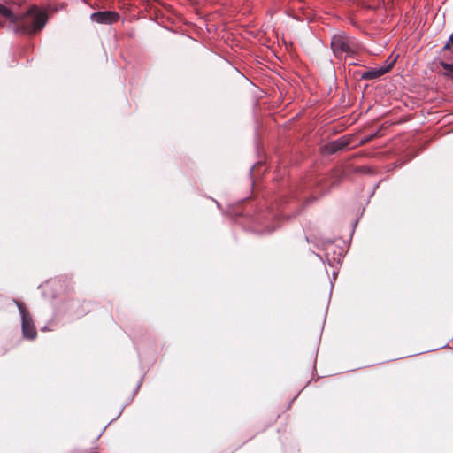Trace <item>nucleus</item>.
<instances>
[{
    "label": "nucleus",
    "mask_w": 453,
    "mask_h": 453,
    "mask_svg": "<svg viewBox=\"0 0 453 453\" xmlns=\"http://www.w3.org/2000/svg\"><path fill=\"white\" fill-rule=\"evenodd\" d=\"M275 218H276V215H275V214L269 213L268 220H273Z\"/></svg>",
    "instance_id": "obj_14"
},
{
    "label": "nucleus",
    "mask_w": 453,
    "mask_h": 453,
    "mask_svg": "<svg viewBox=\"0 0 453 453\" xmlns=\"http://www.w3.org/2000/svg\"><path fill=\"white\" fill-rule=\"evenodd\" d=\"M450 43L448 42L442 48V50H448L450 49Z\"/></svg>",
    "instance_id": "obj_13"
},
{
    "label": "nucleus",
    "mask_w": 453,
    "mask_h": 453,
    "mask_svg": "<svg viewBox=\"0 0 453 453\" xmlns=\"http://www.w3.org/2000/svg\"><path fill=\"white\" fill-rule=\"evenodd\" d=\"M331 47L333 52L337 57H353L357 50V44L353 38L345 35H334L332 37Z\"/></svg>",
    "instance_id": "obj_3"
},
{
    "label": "nucleus",
    "mask_w": 453,
    "mask_h": 453,
    "mask_svg": "<svg viewBox=\"0 0 453 453\" xmlns=\"http://www.w3.org/2000/svg\"><path fill=\"white\" fill-rule=\"evenodd\" d=\"M441 67L445 70V75L453 79V64L441 62Z\"/></svg>",
    "instance_id": "obj_9"
},
{
    "label": "nucleus",
    "mask_w": 453,
    "mask_h": 453,
    "mask_svg": "<svg viewBox=\"0 0 453 453\" xmlns=\"http://www.w3.org/2000/svg\"><path fill=\"white\" fill-rule=\"evenodd\" d=\"M356 173H365V174H373L374 171L372 167L369 166H360L356 169Z\"/></svg>",
    "instance_id": "obj_10"
},
{
    "label": "nucleus",
    "mask_w": 453,
    "mask_h": 453,
    "mask_svg": "<svg viewBox=\"0 0 453 453\" xmlns=\"http://www.w3.org/2000/svg\"><path fill=\"white\" fill-rule=\"evenodd\" d=\"M119 14L113 11H103L93 12L90 19L98 24H112L118 21Z\"/></svg>",
    "instance_id": "obj_5"
},
{
    "label": "nucleus",
    "mask_w": 453,
    "mask_h": 453,
    "mask_svg": "<svg viewBox=\"0 0 453 453\" xmlns=\"http://www.w3.org/2000/svg\"><path fill=\"white\" fill-rule=\"evenodd\" d=\"M14 302L18 306L21 316V329L23 336L27 339L34 340L36 337L37 333L30 313L22 303L16 300H14Z\"/></svg>",
    "instance_id": "obj_4"
},
{
    "label": "nucleus",
    "mask_w": 453,
    "mask_h": 453,
    "mask_svg": "<svg viewBox=\"0 0 453 453\" xmlns=\"http://www.w3.org/2000/svg\"><path fill=\"white\" fill-rule=\"evenodd\" d=\"M313 243L316 247L324 251L323 255L316 254L318 259L322 263H327L333 268L334 276L336 274V269L342 264L344 253L346 252V243L342 239L332 240L316 237Z\"/></svg>",
    "instance_id": "obj_1"
},
{
    "label": "nucleus",
    "mask_w": 453,
    "mask_h": 453,
    "mask_svg": "<svg viewBox=\"0 0 453 453\" xmlns=\"http://www.w3.org/2000/svg\"><path fill=\"white\" fill-rule=\"evenodd\" d=\"M375 136H376V134H372V135H370V136H368L366 138H364V139L361 140V143L365 144V143L370 142L371 140H372Z\"/></svg>",
    "instance_id": "obj_12"
},
{
    "label": "nucleus",
    "mask_w": 453,
    "mask_h": 453,
    "mask_svg": "<svg viewBox=\"0 0 453 453\" xmlns=\"http://www.w3.org/2000/svg\"><path fill=\"white\" fill-rule=\"evenodd\" d=\"M277 226L278 225L273 222L272 226H268V227L264 231V233H272L277 227Z\"/></svg>",
    "instance_id": "obj_11"
},
{
    "label": "nucleus",
    "mask_w": 453,
    "mask_h": 453,
    "mask_svg": "<svg viewBox=\"0 0 453 453\" xmlns=\"http://www.w3.org/2000/svg\"><path fill=\"white\" fill-rule=\"evenodd\" d=\"M395 63V59L392 60L388 65L381 66L380 68H371L367 71H365L360 73V78L366 81L378 79L389 72V70L394 66Z\"/></svg>",
    "instance_id": "obj_6"
},
{
    "label": "nucleus",
    "mask_w": 453,
    "mask_h": 453,
    "mask_svg": "<svg viewBox=\"0 0 453 453\" xmlns=\"http://www.w3.org/2000/svg\"><path fill=\"white\" fill-rule=\"evenodd\" d=\"M0 15L7 19L11 23L16 24L19 16L14 14L7 6L0 4Z\"/></svg>",
    "instance_id": "obj_8"
},
{
    "label": "nucleus",
    "mask_w": 453,
    "mask_h": 453,
    "mask_svg": "<svg viewBox=\"0 0 453 453\" xmlns=\"http://www.w3.org/2000/svg\"><path fill=\"white\" fill-rule=\"evenodd\" d=\"M305 239H306L307 242L309 243L310 242L309 236L306 235Z\"/></svg>",
    "instance_id": "obj_16"
},
{
    "label": "nucleus",
    "mask_w": 453,
    "mask_h": 453,
    "mask_svg": "<svg viewBox=\"0 0 453 453\" xmlns=\"http://www.w3.org/2000/svg\"><path fill=\"white\" fill-rule=\"evenodd\" d=\"M47 21V12L33 5L24 14L19 16L18 22L15 24V32L35 35L45 27Z\"/></svg>",
    "instance_id": "obj_2"
},
{
    "label": "nucleus",
    "mask_w": 453,
    "mask_h": 453,
    "mask_svg": "<svg viewBox=\"0 0 453 453\" xmlns=\"http://www.w3.org/2000/svg\"><path fill=\"white\" fill-rule=\"evenodd\" d=\"M350 143V138L348 136H342L337 140L329 142L326 149L330 154L336 153L340 150L346 149Z\"/></svg>",
    "instance_id": "obj_7"
},
{
    "label": "nucleus",
    "mask_w": 453,
    "mask_h": 453,
    "mask_svg": "<svg viewBox=\"0 0 453 453\" xmlns=\"http://www.w3.org/2000/svg\"><path fill=\"white\" fill-rule=\"evenodd\" d=\"M449 42L453 45V34L449 36Z\"/></svg>",
    "instance_id": "obj_15"
}]
</instances>
